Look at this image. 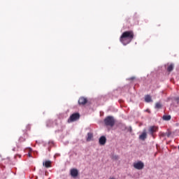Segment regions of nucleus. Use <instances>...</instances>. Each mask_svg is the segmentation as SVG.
Returning <instances> with one entry per match:
<instances>
[{
	"mask_svg": "<svg viewBox=\"0 0 179 179\" xmlns=\"http://www.w3.org/2000/svg\"><path fill=\"white\" fill-rule=\"evenodd\" d=\"M134 37H135L134 31H126L121 35L120 41L123 45H127L134 40Z\"/></svg>",
	"mask_w": 179,
	"mask_h": 179,
	"instance_id": "1",
	"label": "nucleus"
},
{
	"mask_svg": "<svg viewBox=\"0 0 179 179\" xmlns=\"http://www.w3.org/2000/svg\"><path fill=\"white\" fill-rule=\"evenodd\" d=\"M103 122L106 127L113 128L115 125V119L113 116H108L104 119Z\"/></svg>",
	"mask_w": 179,
	"mask_h": 179,
	"instance_id": "2",
	"label": "nucleus"
},
{
	"mask_svg": "<svg viewBox=\"0 0 179 179\" xmlns=\"http://www.w3.org/2000/svg\"><path fill=\"white\" fill-rule=\"evenodd\" d=\"M80 118V115L79 113L72 114L68 120V122H73L74 121H78Z\"/></svg>",
	"mask_w": 179,
	"mask_h": 179,
	"instance_id": "3",
	"label": "nucleus"
},
{
	"mask_svg": "<svg viewBox=\"0 0 179 179\" xmlns=\"http://www.w3.org/2000/svg\"><path fill=\"white\" fill-rule=\"evenodd\" d=\"M134 169H136V170H142L143 167H145V164L143 162L139 161L134 164Z\"/></svg>",
	"mask_w": 179,
	"mask_h": 179,
	"instance_id": "4",
	"label": "nucleus"
},
{
	"mask_svg": "<svg viewBox=\"0 0 179 179\" xmlns=\"http://www.w3.org/2000/svg\"><path fill=\"white\" fill-rule=\"evenodd\" d=\"M157 131H159V127H157L156 126H151L149 128L148 132H149L150 135H151V136H154L155 132H157Z\"/></svg>",
	"mask_w": 179,
	"mask_h": 179,
	"instance_id": "5",
	"label": "nucleus"
},
{
	"mask_svg": "<svg viewBox=\"0 0 179 179\" xmlns=\"http://www.w3.org/2000/svg\"><path fill=\"white\" fill-rule=\"evenodd\" d=\"M79 175V171L76 169H73L71 170V177H78Z\"/></svg>",
	"mask_w": 179,
	"mask_h": 179,
	"instance_id": "6",
	"label": "nucleus"
},
{
	"mask_svg": "<svg viewBox=\"0 0 179 179\" xmlns=\"http://www.w3.org/2000/svg\"><path fill=\"white\" fill-rule=\"evenodd\" d=\"M87 103V99L82 96L78 100V104H81L82 106H85Z\"/></svg>",
	"mask_w": 179,
	"mask_h": 179,
	"instance_id": "7",
	"label": "nucleus"
},
{
	"mask_svg": "<svg viewBox=\"0 0 179 179\" xmlns=\"http://www.w3.org/2000/svg\"><path fill=\"white\" fill-rule=\"evenodd\" d=\"M99 142V145H106V142H107V138H106V136H102L100 137Z\"/></svg>",
	"mask_w": 179,
	"mask_h": 179,
	"instance_id": "8",
	"label": "nucleus"
},
{
	"mask_svg": "<svg viewBox=\"0 0 179 179\" xmlns=\"http://www.w3.org/2000/svg\"><path fill=\"white\" fill-rule=\"evenodd\" d=\"M148 138V134H146V131H143L140 136H139V139L141 141H145Z\"/></svg>",
	"mask_w": 179,
	"mask_h": 179,
	"instance_id": "9",
	"label": "nucleus"
},
{
	"mask_svg": "<svg viewBox=\"0 0 179 179\" xmlns=\"http://www.w3.org/2000/svg\"><path fill=\"white\" fill-rule=\"evenodd\" d=\"M93 140V133H88L87 137V142H90Z\"/></svg>",
	"mask_w": 179,
	"mask_h": 179,
	"instance_id": "10",
	"label": "nucleus"
},
{
	"mask_svg": "<svg viewBox=\"0 0 179 179\" xmlns=\"http://www.w3.org/2000/svg\"><path fill=\"white\" fill-rule=\"evenodd\" d=\"M145 101L146 103H150V101H153L152 100V96H150V95H146V96H145Z\"/></svg>",
	"mask_w": 179,
	"mask_h": 179,
	"instance_id": "11",
	"label": "nucleus"
},
{
	"mask_svg": "<svg viewBox=\"0 0 179 179\" xmlns=\"http://www.w3.org/2000/svg\"><path fill=\"white\" fill-rule=\"evenodd\" d=\"M162 119L164 120V121H170V120H171V115H164L162 117Z\"/></svg>",
	"mask_w": 179,
	"mask_h": 179,
	"instance_id": "12",
	"label": "nucleus"
},
{
	"mask_svg": "<svg viewBox=\"0 0 179 179\" xmlns=\"http://www.w3.org/2000/svg\"><path fill=\"white\" fill-rule=\"evenodd\" d=\"M52 164V162L51 161H45V168L48 169V168L51 167Z\"/></svg>",
	"mask_w": 179,
	"mask_h": 179,
	"instance_id": "13",
	"label": "nucleus"
},
{
	"mask_svg": "<svg viewBox=\"0 0 179 179\" xmlns=\"http://www.w3.org/2000/svg\"><path fill=\"white\" fill-rule=\"evenodd\" d=\"M162 107H163V106L162 105V103H160V102H157V103H155V108H157V109H160V108H162Z\"/></svg>",
	"mask_w": 179,
	"mask_h": 179,
	"instance_id": "14",
	"label": "nucleus"
},
{
	"mask_svg": "<svg viewBox=\"0 0 179 179\" xmlns=\"http://www.w3.org/2000/svg\"><path fill=\"white\" fill-rule=\"evenodd\" d=\"M173 69H174V65L173 64H170L167 68L168 72H171V71H173Z\"/></svg>",
	"mask_w": 179,
	"mask_h": 179,
	"instance_id": "15",
	"label": "nucleus"
},
{
	"mask_svg": "<svg viewBox=\"0 0 179 179\" xmlns=\"http://www.w3.org/2000/svg\"><path fill=\"white\" fill-rule=\"evenodd\" d=\"M161 136H166V134H164V133H161Z\"/></svg>",
	"mask_w": 179,
	"mask_h": 179,
	"instance_id": "16",
	"label": "nucleus"
},
{
	"mask_svg": "<svg viewBox=\"0 0 179 179\" xmlns=\"http://www.w3.org/2000/svg\"><path fill=\"white\" fill-rule=\"evenodd\" d=\"M28 155H29V157H31V154L30 152H29Z\"/></svg>",
	"mask_w": 179,
	"mask_h": 179,
	"instance_id": "17",
	"label": "nucleus"
},
{
	"mask_svg": "<svg viewBox=\"0 0 179 179\" xmlns=\"http://www.w3.org/2000/svg\"><path fill=\"white\" fill-rule=\"evenodd\" d=\"M130 79H131V80H134V79H135V78H134V77H132V78H131Z\"/></svg>",
	"mask_w": 179,
	"mask_h": 179,
	"instance_id": "18",
	"label": "nucleus"
},
{
	"mask_svg": "<svg viewBox=\"0 0 179 179\" xmlns=\"http://www.w3.org/2000/svg\"><path fill=\"white\" fill-rule=\"evenodd\" d=\"M109 179H115V178L112 177V178H110Z\"/></svg>",
	"mask_w": 179,
	"mask_h": 179,
	"instance_id": "19",
	"label": "nucleus"
},
{
	"mask_svg": "<svg viewBox=\"0 0 179 179\" xmlns=\"http://www.w3.org/2000/svg\"><path fill=\"white\" fill-rule=\"evenodd\" d=\"M50 179V178H49Z\"/></svg>",
	"mask_w": 179,
	"mask_h": 179,
	"instance_id": "20",
	"label": "nucleus"
}]
</instances>
